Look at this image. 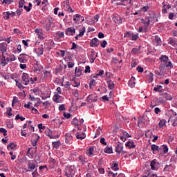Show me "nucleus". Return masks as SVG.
I'll return each mask as SVG.
<instances>
[{
	"instance_id": "1",
	"label": "nucleus",
	"mask_w": 177,
	"mask_h": 177,
	"mask_svg": "<svg viewBox=\"0 0 177 177\" xmlns=\"http://www.w3.org/2000/svg\"><path fill=\"white\" fill-rule=\"evenodd\" d=\"M21 84L23 85H28V84H34L32 77H30L28 73H24L21 76Z\"/></svg>"
},
{
	"instance_id": "2",
	"label": "nucleus",
	"mask_w": 177,
	"mask_h": 177,
	"mask_svg": "<svg viewBox=\"0 0 177 177\" xmlns=\"http://www.w3.org/2000/svg\"><path fill=\"white\" fill-rule=\"evenodd\" d=\"M75 175V167L74 166H68L65 169V176L66 177H74Z\"/></svg>"
},
{
	"instance_id": "3",
	"label": "nucleus",
	"mask_w": 177,
	"mask_h": 177,
	"mask_svg": "<svg viewBox=\"0 0 177 177\" xmlns=\"http://www.w3.org/2000/svg\"><path fill=\"white\" fill-rule=\"evenodd\" d=\"M167 100H172V95L171 94L165 93L159 97L160 103H165Z\"/></svg>"
},
{
	"instance_id": "4",
	"label": "nucleus",
	"mask_w": 177,
	"mask_h": 177,
	"mask_svg": "<svg viewBox=\"0 0 177 177\" xmlns=\"http://www.w3.org/2000/svg\"><path fill=\"white\" fill-rule=\"evenodd\" d=\"M115 151L116 153H118L119 154H125L127 153V151H124V144L122 142H118L115 148Z\"/></svg>"
},
{
	"instance_id": "5",
	"label": "nucleus",
	"mask_w": 177,
	"mask_h": 177,
	"mask_svg": "<svg viewBox=\"0 0 177 177\" xmlns=\"http://www.w3.org/2000/svg\"><path fill=\"white\" fill-rule=\"evenodd\" d=\"M28 168L26 172H31V171H34L35 168H37V161L36 160H29L28 162Z\"/></svg>"
},
{
	"instance_id": "6",
	"label": "nucleus",
	"mask_w": 177,
	"mask_h": 177,
	"mask_svg": "<svg viewBox=\"0 0 177 177\" xmlns=\"http://www.w3.org/2000/svg\"><path fill=\"white\" fill-rule=\"evenodd\" d=\"M46 24L44 28H46V31H49L51 27H55V24H53V19L48 18L46 19Z\"/></svg>"
},
{
	"instance_id": "7",
	"label": "nucleus",
	"mask_w": 177,
	"mask_h": 177,
	"mask_svg": "<svg viewBox=\"0 0 177 177\" xmlns=\"http://www.w3.org/2000/svg\"><path fill=\"white\" fill-rule=\"evenodd\" d=\"M165 67L172 68L174 66L171 62H169L167 64L160 63V65L159 66L160 73H164V71H165Z\"/></svg>"
},
{
	"instance_id": "8",
	"label": "nucleus",
	"mask_w": 177,
	"mask_h": 177,
	"mask_svg": "<svg viewBox=\"0 0 177 177\" xmlns=\"http://www.w3.org/2000/svg\"><path fill=\"white\" fill-rule=\"evenodd\" d=\"M86 102H88V103H93L94 102H97V96H96V94L89 95L87 97Z\"/></svg>"
},
{
	"instance_id": "9",
	"label": "nucleus",
	"mask_w": 177,
	"mask_h": 177,
	"mask_svg": "<svg viewBox=\"0 0 177 177\" xmlns=\"http://www.w3.org/2000/svg\"><path fill=\"white\" fill-rule=\"evenodd\" d=\"M6 50H8V44L6 43L0 44V51L2 53V55L6 53Z\"/></svg>"
},
{
	"instance_id": "10",
	"label": "nucleus",
	"mask_w": 177,
	"mask_h": 177,
	"mask_svg": "<svg viewBox=\"0 0 177 177\" xmlns=\"http://www.w3.org/2000/svg\"><path fill=\"white\" fill-rule=\"evenodd\" d=\"M53 100L55 103H62L63 102V100L62 99V96L59 94H55L53 97Z\"/></svg>"
},
{
	"instance_id": "11",
	"label": "nucleus",
	"mask_w": 177,
	"mask_h": 177,
	"mask_svg": "<svg viewBox=\"0 0 177 177\" xmlns=\"http://www.w3.org/2000/svg\"><path fill=\"white\" fill-rule=\"evenodd\" d=\"M27 56L28 55L26 54H21L18 57V60L20 63H27Z\"/></svg>"
},
{
	"instance_id": "12",
	"label": "nucleus",
	"mask_w": 177,
	"mask_h": 177,
	"mask_svg": "<svg viewBox=\"0 0 177 177\" xmlns=\"http://www.w3.org/2000/svg\"><path fill=\"white\" fill-rule=\"evenodd\" d=\"M99 39H97V38L95 37L91 41L90 46L95 48L96 46H99Z\"/></svg>"
},
{
	"instance_id": "13",
	"label": "nucleus",
	"mask_w": 177,
	"mask_h": 177,
	"mask_svg": "<svg viewBox=\"0 0 177 177\" xmlns=\"http://www.w3.org/2000/svg\"><path fill=\"white\" fill-rule=\"evenodd\" d=\"M35 34H37L38 35V37H39V38H40V39H45V36H44L42 30L37 28L35 30Z\"/></svg>"
},
{
	"instance_id": "14",
	"label": "nucleus",
	"mask_w": 177,
	"mask_h": 177,
	"mask_svg": "<svg viewBox=\"0 0 177 177\" xmlns=\"http://www.w3.org/2000/svg\"><path fill=\"white\" fill-rule=\"evenodd\" d=\"M45 45L46 46V49L48 50H50L52 48H55V42H53V40H50L49 42L45 43Z\"/></svg>"
},
{
	"instance_id": "15",
	"label": "nucleus",
	"mask_w": 177,
	"mask_h": 177,
	"mask_svg": "<svg viewBox=\"0 0 177 177\" xmlns=\"http://www.w3.org/2000/svg\"><path fill=\"white\" fill-rule=\"evenodd\" d=\"M80 20H82V21H84V17L81 16L80 14H76L73 16V21L75 23H78Z\"/></svg>"
},
{
	"instance_id": "16",
	"label": "nucleus",
	"mask_w": 177,
	"mask_h": 177,
	"mask_svg": "<svg viewBox=\"0 0 177 177\" xmlns=\"http://www.w3.org/2000/svg\"><path fill=\"white\" fill-rule=\"evenodd\" d=\"M141 21H142V23H143L145 28H147V27H149V26H150V18L149 17H145V19H142Z\"/></svg>"
},
{
	"instance_id": "17",
	"label": "nucleus",
	"mask_w": 177,
	"mask_h": 177,
	"mask_svg": "<svg viewBox=\"0 0 177 177\" xmlns=\"http://www.w3.org/2000/svg\"><path fill=\"white\" fill-rule=\"evenodd\" d=\"M33 71L38 73V71H41V65H39V62L37 61L34 64V66L32 67Z\"/></svg>"
},
{
	"instance_id": "18",
	"label": "nucleus",
	"mask_w": 177,
	"mask_h": 177,
	"mask_svg": "<svg viewBox=\"0 0 177 177\" xmlns=\"http://www.w3.org/2000/svg\"><path fill=\"white\" fill-rule=\"evenodd\" d=\"M159 60H160L162 64H168V63H169V62H168V57L167 55H161Z\"/></svg>"
},
{
	"instance_id": "19",
	"label": "nucleus",
	"mask_w": 177,
	"mask_h": 177,
	"mask_svg": "<svg viewBox=\"0 0 177 177\" xmlns=\"http://www.w3.org/2000/svg\"><path fill=\"white\" fill-rule=\"evenodd\" d=\"M70 32L71 33V35H74V34H75V28H68L66 30L65 34L66 35H70Z\"/></svg>"
},
{
	"instance_id": "20",
	"label": "nucleus",
	"mask_w": 177,
	"mask_h": 177,
	"mask_svg": "<svg viewBox=\"0 0 177 177\" xmlns=\"http://www.w3.org/2000/svg\"><path fill=\"white\" fill-rule=\"evenodd\" d=\"M35 52H36L37 56H42V55H44V47H43V46L41 45V47H39V48H36Z\"/></svg>"
},
{
	"instance_id": "21",
	"label": "nucleus",
	"mask_w": 177,
	"mask_h": 177,
	"mask_svg": "<svg viewBox=\"0 0 177 177\" xmlns=\"http://www.w3.org/2000/svg\"><path fill=\"white\" fill-rule=\"evenodd\" d=\"M66 143H70L73 140V136L71 133H68L65 135Z\"/></svg>"
},
{
	"instance_id": "22",
	"label": "nucleus",
	"mask_w": 177,
	"mask_h": 177,
	"mask_svg": "<svg viewBox=\"0 0 177 177\" xmlns=\"http://www.w3.org/2000/svg\"><path fill=\"white\" fill-rule=\"evenodd\" d=\"M77 139H80L81 140H82V139H85V138H86V135L85 134V133L82 132L80 134V133H77L75 135Z\"/></svg>"
},
{
	"instance_id": "23",
	"label": "nucleus",
	"mask_w": 177,
	"mask_h": 177,
	"mask_svg": "<svg viewBox=\"0 0 177 177\" xmlns=\"http://www.w3.org/2000/svg\"><path fill=\"white\" fill-rule=\"evenodd\" d=\"M153 77H154V75H153V73L151 72H149V73L147 75V78L149 84L153 82Z\"/></svg>"
},
{
	"instance_id": "24",
	"label": "nucleus",
	"mask_w": 177,
	"mask_h": 177,
	"mask_svg": "<svg viewBox=\"0 0 177 177\" xmlns=\"http://www.w3.org/2000/svg\"><path fill=\"white\" fill-rule=\"evenodd\" d=\"M80 84H81V82H80L79 80H77L75 79H73L72 80V85H73V86H74V88H77V87L80 86Z\"/></svg>"
},
{
	"instance_id": "25",
	"label": "nucleus",
	"mask_w": 177,
	"mask_h": 177,
	"mask_svg": "<svg viewBox=\"0 0 177 177\" xmlns=\"http://www.w3.org/2000/svg\"><path fill=\"white\" fill-rule=\"evenodd\" d=\"M75 77H81L82 75V71L80 68H76L75 70Z\"/></svg>"
},
{
	"instance_id": "26",
	"label": "nucleus",
	"mask_w": 177,
	"mask_h": 177,
	"mask_svg": "<svg viewBox=\"0 0 177 177\" xmlns=\"http://www.w3.org/2000/svg\"><path fill=\"white\" fill-rule=\"evenodd\" d=\"M16 147H17V145H16L14 144L13 142L10 143V144L7 146L8 150H15V149H16Z\"/></svg>"
},
{
	"instance_id": "27",
	"label": "nucleus",
	"mask_w": 177,
	"mask_h": 177,
	"mask_svg": "<svg viewBox=\"0 0 177 177\" xmlns=\"http://www.w3.org/2000/svg\"><path fill=\"white\" fill-rule=\"evenodd\" d=\"M106 84H107L108 88L109 89H114V87L115 86V84H114V83L113 82H111V80H108L106 82Z\"/></svg>"
},
{
	"instance_id": "28",
	"label": "nucleus",
	"mask_w": 177,
	"mask_h": 177,
	"mask_svg": "<svg viewBox=\"0 0 177 177\" xmlns=\"http://www.w3.org/2000/svg\"><path fill=\"white\" fill-rule=\"evenodd\" d=\"M5 55H2V58L1 59L0 64L3 66V67H5L6 64H8V62H6Z\"/></svg>"
},
{
	"instance_id": "29",
	"label": "nucleus",
	"mask_w": 177,
	"mask_h": 177,
	"mask_svg": "<svg viewBox=\"0 0 177 177\" xmlns=\"http://www.w3.org/2000/svg\"><path fill=\"white\" fill-rule=\"evenodd\" d=\"M127 147H129V149H135L136 146L135 144H133V142L128 141L126 142Z\"/></svg>"
},
{
	"instance_id": "30",
	"label": "nucleus",
	"mask_w": 177,
	"mask_h": 177,
	"mask_svg": "<svg viewBox=\"0 0 177 177\" xmlns=\"http://www.w3.org/2000/svg\"><path fill=\"white\" fill-rule=\"evenodd\" d=\"M157 162V160H153L151 162L150 164V167H151V169H152L153 171H156V164Z\"/></svg>"
},
{
	"instance_id": "31",
	"label": "nucleus",
	"mask_w": 177,
	"mask_h": 177,
	"mask_svg": "<svg viewBox=\"0 0 177 177\" xmlns=\"http://www.w3.org/2000/svg\"><path fill=\"white\" fill-rule=\"evenodd\" d=\"M111 169L113 171H118V169H120V168H118V162H113Z\"/></svg>"
},
{
	"instance_id": "32",
	"label": "nucleus",
	"mask_w": 177,
	"mask_h": 177,
	"mask_svg": "<svg viewBox=\"0 0 177 177\" xmlns=\"http://www.w3.org/2000/svg\"><path fill=\"white\" fill-rule=\"evenodd\" d=\"M168 42L170 45H171L172 46H177V44L176 41H175V40L174 39V38L170 37L168 40Z\"/></svg>"
},
{
	"instance_id": "33",
	"label": "nucleus",
	"mask_w": 177,
	"mask_h": 177,
	"mask_svg": "<svg viewBox=\"0 0 177 177\" xmlns=\"http://www.w3.org/2000/svg\"><path fill=\"white\" fill-rule=\"evenodd\" d=\"M162 5H163V7H162V15H165L167 13H168V11L167 10V3H165V1L162 2Z\"/></svg>"
},
{
	"instance_id": "34",
	"label": "nucleus",
	"mask_w": 177,
	"mask_h": 177,
	"mask_svg": "<svg viewBox=\"0 0 177 177\" xmlns=\"http://www.w3.org/2000/svg\"><path fill=\"white\" fill-rule=\"evenodd\" d=\"M104 153H107L108 154H111L113 153V148L106 147L104 149Z\"/></svg>"
},
{
	"instance_id": "35",
	"label": "nucleus",
	"mask_w": 177,
	"mask_h": 177,
	"mask_svg": "<svg viewBox=\"0 0 177 177\" xmlns=\"http://www.w3.org/2000/svg\"><path fill=\"white\" fill-rule=\"evenodd\" d=\"M166 124H167V120L164 119L161 120L158 123L159 128H162V127H165Z\"/></svg>"
},
{
	"instance_id": "36",
	"label": "nucleus",
	"mask_w": 177,
	"mask_h": 177,
	"mask_svg": "<svg viewBox=\"0 0 177 177\" xmlns=\"http://www.w3.org/2000/svg\"><path fill=\"white\" fill-rule=\"evenodd\" d=\"M93 150H94V148L93 147H91L88 149H87L86 151V154L87 156H92L93 154Z\"/></svg>"
},
{
	"instance_id": "37",
	"label": "nucleus",
	"mask_w": 177,
	"mask_h": 177,
	"mask_svg": "<svg viewBox=\"0 0 177 177\" xmlns=\"http://www.w3.org/2000/svg\"><path fill=\"white\" fill-rule=\"evenodd\" d=\"M46 132L48 133L47 136H49L50 139H53V136L52 135L53 131L50 130V129L47 128Z\"/></svg>"
},
{
	"instance_id": "38",
	"label": "nucleus",
	"mask_w": 177,
	"mask_h": 177,
	"mask_svg": "<svg viewBox=\"0 0 177 177\" xmlns=\"http://www.w3.org/2000/svg\"><path fill=\"white\" fill-rule=\"evenodd\" d=\"M60 141L53 142V147L54 149H59L60 147Z\"/></svg>"
},
{
	"instance_id": "39",
	"label": "nucleus",
	"mask_w": 177,
	"mask_h": 177,
	"mask_svg": "<svg viewBox=\"0 0 177 177\" xmlns=\"http://www.w3.org/2000/svg\"><path fill=\"white\" fill-rule=\"evenodd\" d=\"M140 52V47H138V48H133L131 50L132 55H136V53H139Z\"/></svg>"
},
{
	"instance_id": "40",
	"label": "nucleus",
	"mask_w": 177,
	"mask_h": 177,
	"mask_svg": "<svg viewBox=\"0 0 177 177\" xmlns=\"http://www.w3.org/2000/svg\"><path fill=\"white\" fill-rule=\"evenodd\" d=\"M155 92H162V86H157L153 88Z\"/></svg>"
},
{
	"instance_id": "41",
	"label": "nucleus",
	"mask_w": 177,
	"mask_h": 177,
	"mask_svg": "<svg viewBox=\"0 0 177 177\" xmlns=\"http://www.w3.org/2000/svg\"><path fill=\"white\" fill-rule=\"evenodd\" d=\"M132 78L135 80V77H132ZM132 78L129 81V86L131 88H135V82L132 81Z\"/></svg>"
},
{
	"instance_id": "42",
	"label": "nucleus",
	"mask_w": 177,
	"mask_h": 177,
	"mask_svg": "<svg viewBox=\"0 0 177 177\" xmlns=\"http://www.w3.org/2000/svg\"><path fill=\"white\" fill-rule=\"evenodd\" d=\"M71 123L73 124V125H74L75 127H78V119H77L76 118H74L71 122Z\"/></svg>"
},
{
	"instance_id": "43",
	"label": "nucleus",
	"mask_w": 177,
	"mask_h": 177,
	"mask_svg": "<svg viewBox=\"0 0 177 177\" xmlns=\"http://www.w3.org/2000/svg\"><path fill=\"white\" fill-rule=\"evenodd\" d=\"M29 99H30V100H31L32 102H39V100H41V99H39V98H35V97L32 96L31 95H29Z\"/></svg>"
},
{
	"instance_id": "44",
	"label": "nucleus",
	"mask_w": 177,
	"mask_h": 177,
	"mask_svg": "<svg viewBox=\"0 0 177 177\" xmlns=\"http://www.w3.org/2000/svg\"><path fill=\"white\" fill-rule=\"evenodd\" d=\"M85 34V26H84L82 29L80 30L79 37H84Z\"/></svg>"
},
{
	"instance_id": "45",
	"label": "nucleus",
	"mask_w": 177,
	"mask_h": 177,
	"mask_svg": "<svg viewBox=\"0 0 177 177\" xmlns=\"http://www.w3.org/2000/svg\"><path fill=\"white\" fill-rule=\"evenodd\" d=\"M138 38H139V35L138 34H133L132 33L131 35V41H136V39H138Z\"/></svg>"
},
{
	"instance_id": "46",
	"label": "nucleus",
	"mask_w": 177,
	"mask_h": 177,
	"mask_svg": "<svg viewBox=\"0 0 177 177\" xmlns=\"http://www.w3.org/2000/svg\"><path fill=\"white\" fill-rule=\"evenodd\" d=\"M132 34V32L127 31L124 33V38H131Z\"/></svg>"
},
{
	"instance_id": "47",
	"label": "nucleus",
	"mask_w": 177,
	"mask_h": 177,
	"mask_svg": "<svg viewBox=\"0 0 177 177\" xmlns=\"http://www.w3.org/2000/svg\"><path fill=\"white\" fill-rule=\"evenodd\" d=\"M9 17H10V12H6L3 13V18H4L6 20L9 19Z\"/></svg>"
},
{
	"instance_id": "48",
	"label": "nucleus",
	"mask_w": 177,
	"mask_h": 177,
	"mask_svg": "<svg viewBox=\"0 0 177 177\" xmlns=\"http://www.w3.org/2000/svg\"><path fill=\"white\" fill-rule=\"evenodd\" d=\"M161 150H162L165 154H167L168 153V147L167 145H162Z\"/></svg>"
},
{
	"instance_id": "49",
	"label": "nucleus",
	"mask_w": 177,
	"mask_h": 177,
	"mask_svg": "<svg viewBox=\"0 0 177 177\" xmlns=\"http://www.w3.org/2000/svg\"><path fill=\"white\" fill-rule=\"evenodd\" d=\"M24 3H26V1L24 0H20L19 1V8L21 9H23V6H24Z\"/></svg>"
},
{
	"instance_id": "50",
	"label": "nucleus",
	"mask_w": 177,
	"mask_h": 177,
	"mask_svg": "<svg viewBox=\"0 0 177 177\" xmlns=\"http://www.w3.org/2000/svg\"><path fill=\"white\" fill-rule=\"evenodd\" d=\"M96 85V81L95 80H92L89 83V88L92 89V86H95Z\"/></svg>"
},
{
	"instance_id": "51",
	"label": "nucleus",
	"mask_w": 177,
	"mask_h": 177,
	"mask_svg": "<svg viewBox=\"0 0 177 177\" xmlns=\"http://www.w3.org/2000/svg\"><path fill=\"white\" fill-rule=\"evenodd\" d=\"M0 133H3V136H6V135H8V131L3 128H0Z\"/></svg>"
},
{
	"instance_id": "52",
	"label": "nucleus",
	"mask_w": 177,
	"mask_h": 177,
	"mask_svg": "<svg viewBox=\"0 0 177 177\" xmlns=\"http://www.w3.org/2000/svg\"><path fill=\"white\" fill-rule=\"evenodd\" d=\"M62 70H63V66L59 65V67L55 68V74H59Z\"/></svg>"
},
{
	"instance_id": "53",
	"label": "nucleus",
	"mask_w": 177,
	"mask_h": 177,
	"mask_svg": "<svg viewBox=\"0 0 177 177\" xmlns=\"http://www.w3.org/2000/svg\"><path fill=\"white\" fill-rule=\"evenodd\" d=\"M79 160L80 161V162H81L82 164H86V162H87V161L85 160L84 156H81L79 157Z\"/></svg>"
},
{
	"instance_id": "54",
	"label": "nucleus",
	"mask_w": 177,
	"mask_h": 177,
	"mask_svg": "<svg viewBox=\"0 0 177 177\" xmlns=\"http://www.w3.org/2000/svg\"><path fill=\"white\" fill-rule=\"evenodd\" d=\"M64 110H66V105H64V104H62L59 105V111H64Z\"/></svg>"
},
{
	"instance_id": "55",
	"label": "nucleus",
	"mask_w": 177,
	"mask_h": 177,
	"mask_svg": "<svg viewBox=\"0 0 177 177\" xmlns=\"http://www.w3.org/2000/svg\"><path fill=\"white\" fill-rule=\"evenodd\" d=\"M15 82H16V85L19 88V89H22V88H24L23 84H21V83L19 82V81L15 80Z\"/></svg>"
},
{
	"instance_id": "56",
	"label": "nucleus",
	"mask_w": 177,
	"mask_h": 177,
	"mask_svg": "<svg viewBox=\"0 0 177 177\" xmlns=\"http://www.w3.org/2000/svg\"><path fill=\"white\" fill-rule=\"evenodd\" d=\"M100 143L104 146H107V142H106V139H104V138H101Z\"/></svg>"
},
{
	"instance_id": "57",
	"label": "nucleus",
	"mask_w": 177,
	"mask_h": 177,
	"mask_svg": "<svg viewBox=\"0 0 177 177\" xmlns=\"http://www.w3.org/2000/svg\"><path fill=\"white\" fill-rule=\"evenodd\" d=\"M16 12H17V15L18 17L20 16L21 15V13L23 12V8H19V9L17 10Z\"/></svg>"
},
{
	"instance_id": "58",
	"label": "nucleus",
	"mask_w": 177,
	"mask_h": 177,
	"mask_svg": "<svg viewBox=\"0 0 177 177\" xmlns=\"http://www.w3.org/2000/svg\"><path fill=\"white\" fill-rule=\"evenodd\" d=\"M13 2V0H3V3H5L6 5H10Z\"/></svg>"
},
{
	"instance_id": "59",
	"label": "nucleus",
	"mask_w": 177,
	"mask_h": 177,
	"mask_svg": "<svg viewBox=\"0 0 177 177\" xmlns=\"http://www.w3.org/2000/svg\"><path fill=\"white\" fill-rule=\"evenodd\" d=\"M64 117L65 118L68 119V118H70L71 117V114L70 113H67L66 112H64Z\"/></svg>"
},
{
	"instance_id": "60",
	"label": "nucleus",
	"mask_w": 177,
	"mask_h": 177,
	"mask_svg": "<svg viewBox=\"0 0 177 177\" xmlns=\"http://www.w3.org/2000/svg\"><path fill=\"white\" fill-rule=\"evenodd\" d=\"M84 73L86 74H88V73H91V67L89 66H86V69L84 71Z\"/></svg>"
},
{
	"instance_id": "61",
	"label": "nucleus",
	"mask_w": 177,
	"mask_h": 177,
	"mask_svg": "<svg viewBox=\"0 0 177 177\" xmlns=\"http://www.w3.org/2000/svg\"><path fill=\"white\" fill-rule=\"evenodd\" d=\"M93 21H95V23H97V21H99V15H96L95 16H94Z\"/></svg>"
},
{
	"instance_id": "62",
	"label": "nucleus",
	"mask_w": 177,
	"mask_h": 177,
	"mask_svg": "<svg viewBox=\"0 0 177 177\" xmlns=\"http://www.w3.org/2000/svg\"><path fill=\"white\" fill-rule=\"evenodd\" d=\"M141 10L142 12H147V10H149V6H144L141 8Z\"/></svg>"
},
{
	"instance_id": "63",
	"label": "nucleus",
	"mask_w": 177,
	"mask_h": 177,
	"mask_svg": "<svg viewBox=\"0 0 177 177\" xmlns=\"http://www.w3.org/2000/svg\"><path fill=\"white\" fill-rule=\"evenodd\" d=\"M106 45H107V41L106 40L102 41V43L101 44L102 48H106Z\"/></svg>"
},
{
	"instance_id": "64",
	"label": "nucleus",
	"mask_w": 177,
	"mask_h": 177,
	"mask_svg": "<svg viewBox=\"0 0 177 177\" xmlns=\"http://www.w3.org/2000/svg\"><path fill=\"white\" fill-rule=\"evenodd\" d=\"M137 71L138 73H143V71H144L143 68L140 67V66L137 67Z\"/></svg>"
}]
</instances>
